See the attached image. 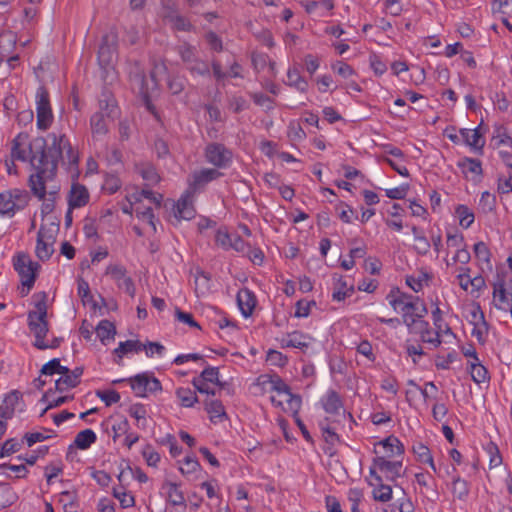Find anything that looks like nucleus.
<instances>
[{"mask_svg":"<svg viewBox=\"0 0 512 512\" xmlns=\"http://www.w3.org/2000/svg\"><path fill=\"white\" fill-rule=\"evenodd\" d=\"M482 126L483 121L480 122L477 128L472 130V133L469 129H460V134L465 144L476 150L479 154L483 153V148L485 145V140L481 132Z\"/></svg>","mask_w":512,"mask_h":512,"instance_id":"9b49d317","label":"nucleus"},{"mask_svg":"<svg viewBox=\"0 0 512 512\" xmlns=\"http://www.w3.org/2000/svg\"><path fill=\"white\" fill-rule=\"evenodd\" d=\"M371 486H375L373 490V498L379 502H388L392 499V487L390 485L384 484L383 480L380 483L374 484L373 482H369Z\"/></svg>","mask_w":512,"mask_h":512,"instance_id":"72a5a7b5","label":"nucleus"},{"mask_svg":"<svg viewBox=\"0 0 512 512\" xmlns=\"http://www.w3.org/2000/svg\"><path fill=\"white\" fill-rule=\"evenodd\" d=\"M205 40L209 45L210 49L215 52H221L223 50V42L221 38L213 31H209L205 34Z\"/></svg>","mask_w":512,"mask_h":512,"instance_id":"774afa93","label":"nucleus"},{"mask_svg":"<svg viewBox=\"0 0 512 512\" xmlns=\"http://www.w3.org/2000/svg\"><path fill=\"white\" fill-rule=\"evenodd\" d=\"M59 230V225L51 224L50 227L41 225L37 233L36 255L41 261L48 260L53 252L55 242V233Z\"/></svg>","mask_w":512,"mask_h":512,"instance_id":"39448f33","label":"nucleus"},{"mask_svg":"<svg viewBox=\"0 0 512 512\" xmlns=\"http://www.w3.org/2000/svg\"><path fill=\"white\" fill-rule=\"evenodd\" d=\"M322 406L329 414H338L343 407V402L335 390H329L322 399Z\"/></svg>","mask_w":512,"mask_h":512,"instance_id":"393cba45","label":"nucleus"},{"mask_svg":"<svg viewBox=\"0 0 512 512\" xmlns=\"http://www.w3.org/2000/svg\"><path fill=\"white\" fill-rule=\"evenodd\" d=\"M458 167L465 175L467 173H472L479 177L483 175L482 163L476 158L464 157L458 162Z\"/></svg>","mask_w":512,"mask_h":512,"instance_id":"c85d7f7f","label":"nucleus"},{"mask_svg":"<svg viewBox=\"0 0 512 512\" xmlns=\"http://www.w3.org/2000/svg\"><path fill=\"white\" fill-rule=\"evenodd\" d=\"M229 108L234 113H240L249 108L248 101L242 96H233L229 99Z\"/></svg>","mask_w":512,"mask_h":512,"instance_id":"338daca9","label":"nucleus"},{"mask_svg":"<svg viewBox=\"0 0 512 512\" xmlns=\"http://www.w3.org/2000/svg\"><path fill=\"white\" fill-rule=\"evenodd\" d=\"M471 377L477 384L484 383L489 380V372L485 366H483L479 360L476 362H470Z\"/></svg>","mask_w":512,"mask_h":512,"instance_id":"58836bf2","label":"nucleus"},{"mask_svg":"<svg viewBox=\"0 0 512 512\" xmlns=\"http://www.w3.org/2000/svg\"><path fill=\"white\" fill-rule=\"evenodd\" d=\"M176 395L180 399L181 405L184 407H192L198 402L196 393L189 388H178Z\"/></svg>","mask_w":512,"mask_h":512,"instance_id":"49530a36","label":"nucleus"},{"mask_svg":"<svg viewBox=\"0 0 512 512\" xmlns=\"http://www.w3.org/2000/svg\"><path fill=\"white\" fill-rule=\"evenodd\" d=\"M43 375L66 374L69 372V368L60 364L59 358H53L46 364H44L40 370Z\"/></svg>","mask_w":512,"mask_h":512,"instance_id":"37998d69","label":"nucleus"},{"mask_svg":"<svg viewBox=\"0 0 512 512\" xmlns=\"http://www.w3.org/2000/svg\"><path fill=\"white\" fill-rule=\"evenodd\" d=\"M15 206L16 204L13 203L10 192L0 193V215L14 216L17 211Z\"/></svg>","mask_w":512,"mask_h":512,"instance_id":"a19ab883","label":"nucleus"},{"mask_svg":"<svg viewBox=\"0 0 512 512\" xmlns=\"http://www.w3.org/2000/svg\"><path fill=\"white\" fill-rule=\"evenodd\" d=\"M77 290H78V295L84 304H86L87 302L88 303L93 302V296L91 295L89 284L83 278L78 279V289Z\"/></svg>","mask_w":512,"mask_h":512,"instance_id":"052dcab7","label":"nucleus"},{"mask_svg":"<svg viewBox=\"0 0 512 512\" xmlns=\"http://www.w3.org/2000/svg\"><path fill=\"white\" fill-rule=\"evenodd\" d=\"M48 140L50 144L44 137H37L29 144L30 163L36 171L29 177V187L39 200L45 199L46 183L56 176L63 151L67 150L70 161H74L73 149L65 135L50 133Z\"/></svg>","mask_w":512,"mask_h":512,"instance_id":"f257e3e1","label":"nucleus"},{"mask_svg":"<svg viewBox=\"0 0 512 512\" xmlns=\"http://www.w3.org/2000/svg\"><path fill=\"white\" fill-rule=\"evenodd\" d=\"M143 349H146V346L138 340L120 342L118 347L113 350V354L116 356L114 361L117 365H122V358L125 354L130 352L138 353Z\"/></svg>","mask_w":512,"mask_h":512,"instance_id":"6ab92c4d","label":"nucleus"},{"mask_svg":"<svg viewBox=\"0 0 512 512\" xmlns=\"http://www.w3.org/2000/svg\"><path fill=\"white\" fill-rule=\"evenodd\" d=\"M451 492L455 499L466 501L470 493L469 483L458 475L454 476L452 479Z\"/></svg>","mask_w":512,"mask_h":512,"instance_id":"bb28decb","label":"nucleus"},{"mask_svg":"<svg viewBox=\"0 0 512 512\" xmlns=\"http://www.w3.org/2000/svg\"><path fill=\"white\" fill-rule=\"evenodd\" d=\"M96 334L102 344L106 345L107 341L114 339L116 328L109 320H101L96 327Z\"/></svg>","mask_w":512,"mask_h":512,"instance_id":"7c9ffc66","label":"nucleus"},{"mask_svg":"<svg viewBox=\"0 0 512 512\" xmlns=\"http://www.w3.org/2000/svg\"><path fill=\"white\" fill-rule=\"evenodd\" d=\"M223 173L215 168H203L194 172L189 179V189L197 192L203 189L208 183L220 178Z\"/></svg>","mask_w":512,"mask_h":512,"instance_id":"9d476101","label":"nucleus"},{"mask_svg":"<svg viewBox=\"0 0 512 512\" xmlns=\"http://www.w3.org/2000/svg\"><path fill=\"white\" fill-rule=\"evenodd\" d=\"M7 192H10V194L12 196V201L14 204H16L15 208L17 211L22 210L27 206L29 196L25 190L11 189V190H8Z\"/></svg>","mask_w":512,"mask_h":512,"instance_id":"de8ad7c7","label":"nucleus"},{"mask_svg":"<svg viewBox=\"0 0 512 512\" xmlns=\"http://www.w3.org/2000/svg\"><path fill=\"white\" fill-rule=\"evenodd\" d=\"M206 161L215 169H226L230 167L233 159L232 151L222 143L211 142L204 150Z\"/></svg>","mask_w":512,"mask_h":512,"instance_id":"20e7f679","label":"nucleus"},{"mask_svg":"<svg viewBox=\"0 0 512 512\" xmlns=\"http://www.w3.org/2000/svg\"><path fill=\"white\" fill-rule=\"evenodd\" d=\"M475 257L482 262L490 263L491 252L483 241L477 242L474 245Z\"/></svg>","mask_w":512,"mask_h":512,"instance_id":"4d7b16f0","label":"nucleus"},{"mask_svg":"<svg viewBox=\"0 0 512 512\" xmlns=\"http://www.w3.org/2000/svg\"><path fill=\"white\" fill-rule=\"evenodd\" d=\"M195 293L203 296L211 291V276L209 273L197 268L195 273Z\"/></svg>","mask_w":512,"mask_h":512,"instance_id":"a878e982","label":"nucleus"},{"mask_svg":"<svg viewBox=\"0 0 512 512\" xmlns=\"http://www.w3.org/2000/svg\"><path fill=\"white\" fill-rule=\"evenodd\" d=\"M97 440L95 432L91 429H85L80 431L75 439L74 445L80 450L88 449Z\"/></svg>","mask_w":512,"mask_h":512,"instance_id":"2f4dec72","label":"nucleus"},{"mask_svg":"<svg viewBox=\"0 0 512 512\" xmlns=\"http://www.w3.org/2000/svg\"><path fill=\"white\" fill-rule=\"evenodd\" d=\"M139 173L142 178L149 182V184H156L160 181V176L158 175L156 168L151 164H144L139 169Z\"/></svg>","mask_w":512,"mask_h":512,"instance_id":"8fccbe9b","label":"nucleus"},{"mask_svg":"<svg viewBox=\"0 0 512 512\" xmlns=\"http://www.w3.org/2000/svg\"><path fill=\"white\" fill-rule=\"evenodd\" d=\"M200 469V464L195 456H186L184 459V467H180L183 475H189Z\"/></svg>","mask_w":512,"mask_h":512,"instance_id":"e2e57ef3","label":"nucleus"},{"mask_svg":"<svg viewBox=\"0 0 512 512\" xmlns=\"http://www.w3.org/2000/svg\"><path fill=\"white\" fill-rule=\"evenodd\" d=\"M29 135L27 133H19L12 141L11 157L14 160L26 161L27 153L25 146L28 143Z\"/></svg>","mask_w":512,"mask_h":512,"instance_id":"5701e85b","label":"nucleus"},{"mask_svg":"<svg viewBox=\"0 0 512 512\" xmlns=\"http://www.w3.org/2000/svg\"><path fill=\"white\" fill-rule=\"evenodd\" d=\"M110 120L103 116V112H95L90 117V129L94 140H99L109 132Z\"/></svg>","mask_w":512,"mask_h":512,"instance_id":"f3484780","label":"nucleus"},{"mask_svg":"<svg viewBox=\"0 0 512 512\" xmlns=\"http://www.w3.org/2000/svg\"><path fill=\"white\" fill-rule=\"evenodd\" d=\"M166 19L172 24V28L177 31H185L189 32L192 30L193 25L190 23V21L178 14H169L166 16Z\"/></svg>","mask_w":512,"mask_h":512,"instance_id":"79ce46f5","label":"nucleus"},{"mask_svg":"<svg viewBox=\"0 0 512 512\" xmlns=\"http://www.w3.org/2000/svg\"><path fill=\"white\" fill-rule=\"evenodd\" d=\"M126 273V268L120 264H111L106 268V274L110 275L117 282L123 280L126 277Z\"/></svg>","mask_w":512,"mask_h":512,"instance_id":"0e129e2a","label":"nucleus"},{"mask_svg":"<svg viewBox=\"0 0 512 512\" xmlns=\"http://www.w3.org/2000/svg\"><path fill=\"white\" fill-rule=\"evenodd\" d=\"M142 455L146 460V463L148 466L156 467L160 461V455L158 452H156L153 447L149 444H147L143 451Z\"/></svg>","mask_w":512,"mask_h":512,"instance_id":"680f3d73","label":"nucleus"},{"mask_svg":"<svg viewBox=\"0 0 512 512\" xmlns=\"http://www.w3.org/2000/svg\"><path fill=\"white\" fill-rule=\"evenodd\" d=\"M96 395L105 403L106 406H111L120 400V394L116 390H97Z\"/></svg>","mask_w":512,"mask_h":512,"instance_id":"13d9d810","label":"nucleus"},{"mask_svg":"<svg viewBox=\"0 0 512 512\" xmlns=\"http://www.w3.org/2000/svg\"><path fill=\"white\" fill-rule=\"evenodd\" d=\"M195 210L189 202L188 197H182L178 200L176 205V217L190 220L194 217Z\"/></svg>","mask_w":512,"mask_h":512,"instance_id":"c9c22d12","label":"nucleus"},{"mask_svg":"<svg viewBox=\"0 0 512 512\" xmlns=\"http://www.w3.org/2000/svg\"><path fill=\"white\" fill-rule=\"evenodd\" d=\"M307 337L300 332H293L288 335L287 339H283V347H293V348H304L308 347V342L306 341Z\"/></svg>","mask_w":512,"mask_h":512,"instance_id":"a18cd8bd","label":"nucleus"},{"mask_svg":"<svg viewBox=\"0 0 512 512\" xmlns=\"http://www.w3.org/2000/svg\"><path fill=\"white\" fill-rule=\"evenodd\" d=\"M16 45V37L12 33H6L0 35V65L3 62V58L8 56L9 53L14 49Z\"/></svg>","mask_w":512,"mask_h":512,"instance_id":"4c0bfd02","label":"nucleus"},{"mask_svg":"<svg viewBox=\"0 0 512 512\" xmlns=\"http://www.w3.org/2000/svg\"><path fill=\"white\" fill-rule=\"evenodd\" d=\"M193 380H200L202 383H213L220 388L224 387V383L219 380V370L216 367H206L201 374Z\"/></svg>","mask_w":512,"mask_h":512,"instance_id":"f704fd0d","label":"nucleus"},{"mask_svg":"<svg viewBox=\"0 0 512 512\" xmlns=\"http://www.w3.org/2000/svg\"><path fill=\"white\" fill-rule=\"evenodd\" d=\"M134 85L137 87L139 94L141 95L142 101L152 114L156 115L155 106L152 104L150 95L148 93L147 81L144 74H138L135 76Z\"/></svg>","mask_w":512,"mask_h":512,"instance_id":"b1692460","label":"nucleus"},{"mask_svg":"<svg viewBox=\"0 0 512 512\" xmlns=\"http://www.w3.org/2000/svg\"><path fill=\"white\" fill-rule=\"evenodd\" d=\"M492 10L504 16H512V0H493Z\"/></svg>","mask_w":512,"mask_h":512,"instance_id":"5fc2aeb1","label":"nucleus"},{"mask_svg":"<svg viewBox=\"0 0 512 512\" xmlns=\"http://www.w3.org/2000/svg\"><path fill=\"white\" fill-rule=\"evenodd\" d=\"M141 196L146 198V199H148V200H150L151 202H153L157 207H161V203H162V200H163V195L162 194L155 193V192H153L152 190H149V189H142L139 194H134L133 195V198H134L135 202L140 201V197Z\"/></svg>","mask_w":512,"mask_h":512,"instance_id":"864d4df0","label":"nucleus"},{"mask_svg":"<svg viewBox=\"0 0 512 512\" xmlns=\"http://www.w3.org/2000/svg\"><path fill=\"white\" fill-rule=\"evenodd\" d=\"M376 445H380L384 449V456L386 458H392L394 456H401L405 449L404 445L400 442V440L394 436L390 435L384 440L378 442Z\"/></svg>","mask_w":512,"mask_h":512,"instance_id":"412c9836","label":"nucleus"},{"mask_svg":"<svg viewBox=\"0 0 512 512\" xmlns=\"http://www.w3.org/2000/svg\"><path fill=\"white\" fill-rule=\"evenodd\" d=\"M37 127L48 129L53 122V113L50 105L49 92L45 86H40L36 92Z\"/></svg>","mask_w":512,"mask_h":512,"instance_id":"423d86ee","label":"nucleus"},{"mask_svg":"<svg viewBox=\"0 0 512 512\" xmlns=\"http://www.w3.org/2000/svg\"><path fill=\"white\" fill-rule=\"evenodd\" d=\"M34 297L36 298V309L28 312V327L35 337L33 343L34 347L39 350H46L48 346L45 342V337L49 332V323L47 321V294L40 292L35 294Z\"/></svg>","mask_w":512,"mask_h":512,"instance_id":"f03ea898","label":"nucleus"},{"mask_svg":"<svg viewBox=\"0 0 512 512\" xmlns=\"http://www.w3.org/2000/svg\"><path fill=\"white\" fill-rule=\"evenodd\" d=\"M413 452L417 456L418 461H420L421 463L429 464L434 472L437 471L433 461V457L427 446H425L423 443H417L416 445L413 446Z\"/></svg>","mask_w":512,"mask_h":512,"instance_id":"e433bc0d","label":"nucleus"},{"mask_svg":"<svg viewBox=\"0 0 512 512\" xmlns=\"http://www.w3.org/2000/svg\"><path fill=\"white\" fill-rule=\"evenodd\" d=\"M354 286L348 285L343 277H340L334 284L332 299L335 301H343L354 293Z\"/></svg>","mask_w":512,"mask_h":512,"instance_id":"cd10ccee","label":"nucleus"},{"mask_svg":"<svg viewBox=\"0 0 512 512\" xmlns=\"http://www.w3.org/2000/svg\"><path fill=\"white\" fill-rule=\"evenodd\" d=\"M493 298L497 309L507 311L511 308L512 293L511 297H509L503 279H499L493 284Z\"/></svg>","mask_w":512,"mask_h":512,"instance_id":"4468645a","label":"nucleus"},{"mask_svg":"<svg viewBox=\"0 0 512 512\" xmlns=\"http://www.w3.org/2000/svg\"><path fill=\"white\" fill-rule=\"evenodd\" d=\"M117 50V34L113 31L103 35L98 49V63L102 68L112 64Z\"/></svg>","mask_w":512,"mask_h":512,"instance_id":"6e6552de","label":"nucleus"},{"mask_svg":"<svg viewBox=\"0 0 512 512\" xmlns=\"http://www.w3.org/2000/svg\"><path fill=\"white\" fill-rule=\"evenodd\" d=\"M13 266L19 274L23 286L21 295L26 296L34 286L40 265L32 261L28 254L19 253L13 259Z\"/></svg>","mask_w":512,"mask_h":512,"instance_id":"7ed1b4c3","label":"nucleus"},{"mask_svg":"<svg viewBox=\"0 0 512 512\" xmlns=\"http://www.w3.org/2000/svg\"><path fill=\"white\" fill-rule=\"evenodd\" d=\"M287 85L297 89L300 92H306L308 89V82L301 76L296 68H290L287 72Z\"/></svg>","mask_w":512,"mask_h":512,"instance_id":"473e14b6","label":"nucleus"},{"mask_svg":"<svg viewBox=\"0 0 512 512\" xmlns=\"http://www.w3.org/2000/svg\"><path fill=\"white\" fill-rule=\"evenodd\" d=\"M97 112H103V116L111 122H114L120 115L115 98L106 92H103L99 99V110Z\"/></svg>","mask_w":512,"mask_h":512,"instance_id":"2eb2a0df","label":"nucleus"},{"mask_svg":"<svg viewBox=\"0 0 512 512\" xmlns=\"http://www.w3.org/2000/svg\"><path fill=\"white\" fill-rule=\"evenodd\" d=\"M288 137L293 142H300L306 138V133L299 123L291 122L288 126Z\"/></svg>","mask_w":512,"mask_h":512,"instance_id":"6e6d98bb","label":"nucleus"},{"mask_svg":"<svg viewBox=\"0 0 512 512\" xmlns=\"http://www.w3.org/2000/svg\"><path fill=\"white\" fill-rule=\"evenodd\" d=\"M135 213L139 219L146 221L152 227V229L156 231L155 216L151 207H146L143 209L137 207L135 209Z\"/></svg>","mask_w":512,"mask_h":512,"instance_id":"bf43d9fd","label":"nucleus"},{"mask_svg":"<svg viewBox=\"0 0 512 512\" xmlns=\"http://www.w3.org/2000/svg\"><path fill=\"white\" fill-rule=\"evenodd\" d=\"M398 312H402V321L403 323L408 327L411 328L414 326V323H416V318H424L427 313L428 309L423 301H409L403 303L400 307Z\"/></svg>","mask_w":512,"mask_h":512,"instance_id":"1a4fd4ad","label":"nucleus"},{"mask_svg":"<svg viewBox=\"0 0 512 512\" xmlns=\"http://www.w3.org/2000/svg\"><path fill=\"white\" fill-rule=\"evenodd\" d=\"M386 299L396 312H398L399 307L405 302L420 301L419 297L402 292L398 287H393L387 294Z\"/></svg>","mask_w":512,"mask_h":512,"instance_id":"4be33fe9","label":"nucleus"},{"mask_svg":"<svg viewBox=\"0 0 512 512\" xmlns=\"http://www.w3.org/2000/svg\"><path fill=\"white\" fill-rule=\"evenodd\" d=\"M167 492V499L173 506H185V498L179 486L173 482H166L162 487Z\"/></svg>","mask_w":512,"mask_h":512,"instance_id":"c756f323","label":"nucleus"},{"mask_svg":"<svg viewBox=\"0 0 512 512\" xmlns=\"http://www.w3.org/2000/svg\"><path fill=\"white\" fill-rule=\"evenodd\" d=\"M59 379L55 382V390L58 392H64L69 388H75L79 383L70 375V371L66 374H62Z\"/></svg>","mask_w":512,"mask_h":512,"instance_id":"09e8293b","label":"nucleus"},{"mask_svg":"<svg viewBox=\"0 0 512 512\" xmlns=\"http://www.w3.org/2000/svg\"><path fill=\"white\" fill-rule=\"evenodd\" d=\"M205 409L210 414L212 422H216V418L226 417L224 406L220 400H206Z\"/></svg>","mask_w":512,"mask_h":512,"instance_id":"ea45409f","label":"nucleus"},{"mask_svg":"<svg viewBox=\"0 0 512 512\" xmlns=\"http://www.w3.org/2000/svg\"><path fill=\"white\" fill-rule=\"evenodd\" d=\"M190 75L195 77L207 78L211 76L210 64L207 60L200 59L194 67L189 71Z\"/></svg>","mask_w":512,"mask_h":512,"instance_id":"603ef678","label":"nucleus"},{"mask_svg":"<svg viewBox=\"0 0 512 512\" xmlns=\"http://www.w3.org/2000/svg\"><path fill=\"white\" fill-rule=\"evenodd\" d=\"M472 316L474 320L478 319V321L473 323L474 328L472 330V336L476 337L481 345H484L486 343L489 326L485 320L484 313L480 309V306L477 307V311L472 312Z\"/></svg>","mask_w":512,"mask_h":512,"instance_id":"a211bd4d","label":"nucleus"},{"mask_svg":"<svg viewBox=\"0 0 512 512\" xmlns=\"http://www.w3.org/2000/svg\"><path fill=\"white\" fill-rule=\"evenodd\" d=\"M455 213L459 218V223L463 228H469L474 222V213L466 205H458Z\"/></svg>","mask_w":512,"mask_h":512,"instance_id":"c03bdc74","label":"nucleus"},{"mask_svg":"<svg viewBox=\"0 0 512 512\" xmlns=\"http://www.w3.org/2000/svg\"><path fill=\"white\" fill-rule=\"evenodd\" d=\"M137 397H146L147 393H155L162 390L161 382L148 373H140L127 379Z\"/></svg>","mask_w":512,"mask_h":512,"instance_id":"0eeeda50","label":"nucleus"},{"mask_svg":"<svg viewBox=\"0 0 512 512\" xmlns=\"http://www.w3.org/2000/svg\"><path fill=\"white\" fill-rule=\"evenodd\" d=\"M20 448H21V444L19 442H17L13 438L8 439L3 443V445L0 449V458L9 456V455L19 451Z\"/></svg>","mask_w":512,"mask_h":512,"instance_id":"69168bd1","label":"nucleus"},{"mask_svg":"<svg viewBox=\"0 0 512 512\" xmlns=\"http://www.w3.org/2000/svg\"><path fill=\"white\" fill-rule=\"evenodd\" d=\"M113 496L119 500L122 508H129L134 506V497L127 493L123 487L113 488Z\"/></svg>","mask_w":512,"mask_h":512,"instance_id":"3c124183","label":"nucleus"},{"mask_svg":"<svg viewBox=\"0 0 512 512\" xmlns=\"http://www.w3.org/2000/svg\"><path fill=\"white\" fill-rule=\"evenodd\" d=\"M374 464L381 472L385 473L386 479L393 483L401 476L402 460L389 461L386 457H375Z\"/></svg>","mask_w":512,"mask_h":512,"instance_id":"ddd939ff","label":"nucleus"},{"mask_svg":"<svg viewBox=\"0 0 512 512\" xmlns=\"http://www.w3.org/2000/svg\"><path fill=\"white\" fill-rule=\"evenodd\" d=\"M176 52L180 56L188 72L201 59L198 49L188 42H183L182 44L178 45L176 47Z\"/></svg>","mask_w":512,"mask_h":512,"instance_id":"f8f14e48","label":"nucleus"},{"mask_svg":"<svg viewBox=\"0 0 512 512\" xmlns=\"http://www.w3.org/2000/svg\"><path fill=\"white\" fill-rule=\"evenodd\" d=\"M89 201V192L84 185L73 183L68 195V205L70 209L85 206Z\"/></svg>","mask_w":512,"mask_h":512,"instance_id":"dca6fc26","label":"nucleus"},{"mask_svg":"<svg viewBox=\"0 0 512 512\" xmlns=\"http://www.w3.org/2000/svg\"><path fill=\"white\" fill-rule=\"evenodd\" d=\"M237 303L243 316L248 317L255 308L256 297L249 289L243 288L237 294Z\"/></svg>","mask_w":512,"mask_h":512,"instance_id":"aec40b11","label":"nucleus"}]
</instances>
